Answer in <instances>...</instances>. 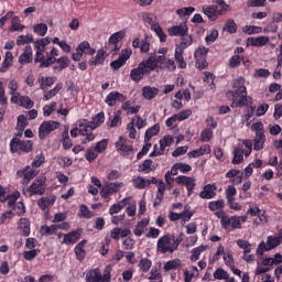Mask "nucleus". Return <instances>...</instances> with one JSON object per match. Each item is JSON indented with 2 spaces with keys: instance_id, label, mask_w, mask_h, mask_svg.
Returning a JSON list of instances; mask_svg holds the SVG:
<instances>
[{
  "instance_id": "nucleus-7",
  "label": "nucleus",
  "mask_w": 282,
  "mask_h": 282,
  "mask_svg": "<svg viewBox=\"0 0 282 282\" xmlns=\"http://www.w3.org/2000/svg\"><path fill=\"white\" fill-rule=\"evenodd\" d=\"M45 176H41L36 178L32 185L29 186L26 189L29 193V197H32V195H45Z\"/></svg>"
},
{
  "instance_id": "nucleus-2",
  "label": "nucleus",
  "mask_w": 282,
  "mask_h": 282,
  "mask_svg": "<svg viewBox=\"0 0 282 282\" xmlns=\"http://www.w3.org/2000/svg\"><path fill=\"white\" fill-rule=\"evenodd\" d=\"M182 243V238H174L171 235H165L159 238L156 242V250L158 252H161V254H166V252H170V254H173L177 248H180V245Z\"/></svg>"
},
{
  "instance_id": "nucleus-5",
  "label": "nucleus",
  "mask_w": 282,
  "mask_h": 282,
  "mask_svg": "<svg viewBox=\"0 0 282 282\" xmlns=\"http://www.w3.org/2000/svg\"><path fill=\"white\" fill-rule=\"evenodd\" d=\"M83 54H87L88 56H94L96 54V50L91 48V45L89 44V42L84 41L78 44L76 48V53H73L72 55L73 61H75L76 63L80 62V59L83 58Z\"/></svg>"
},
{
  "instance_id": "nucleus-62",
  "label": "nucleus",
  "mask_w": 282,
  "mask_h": 282,
  "mask_svg": "<svg viewBox=\"0 0 282 282\" xmlns=\"http://www.w3.org/2000/svg\"><path fill=\"white\" fill-rule=\"evenodd\" d=\"M213 138V130L205 129L200 133V141L202 142H210V139Z\"/></svg>"
},
{
  "instance_id": "nucleus-20",
  "label": "nucleus",
  "mask_w": 282,
  "mask_h": 282,
  "mask_svg": "<svg viewBox=\"0 0 282 282\" xmlns=\"http://www.w3.org/2000/svg\"><path fill=\"white\" fill-rule=\"evenodd\" d=\"M129 202H131V197H126L122 200L113 204L109 208V215H118V213H120V210H122L124 206L129 204Z\"/></svg>"
},
{
  "instance_id": "nucleus-21",
  "label": "nucleus",
  "mask_w": 282,
  "mask_h": 282,
  "mask_svg": "<svg viewBox=\"0 0 282 282\" xmlns=\"http://www.w3.org/2000/svg\"><path fill=\"white\" fill-rule=\"evenodd\" d=\"M210 145L205 144L198 148L197 150H193L187 153L188 158H202V155H208L210 154Z\"/></svg>"
},
{
  "instance_id": "nucleus-27",
  "label": "nucleus",
  "mask_w": 282,
  "mask_h": 282,
  "mask_svg": "<svg viewBox=\"0 0 282 282\" xmlns=\"http://www.w3.org/2000/svg\"><path fill=\"white\" fill-rule=\"evenodd\" d=\"M19 63L21 65H28V63H32V46H25V51L19 57Z\"/></svg>"
},
{
  "instance_id": "nucleus-13",
  "label": "nucleus",
  "mask_w": 282,
  "mask_h": 282,
  "mask_svg": "<svg viewBox=\"0 0 282 282\" xmlns=\"http://www.w3.org/2000/svg\"><path fill=\"white\" fill-rule=\"evenodd\" d=\"M83 237V229L73 230L68 234H64L62 243L65 246H74Z\"/></svg>"
},
{
  "instance_id": "nucleus-42",
  "label": "nucleus",
  "mask_w": 282,
  "mask_h": 282,
  "mask_svg": "<svg viewBox=\"0 0 282 282\" xmlns=\"http://www.w3.org/2000/svg\"><path fill=\"white\" fill-rule=\"evenodd\" d=\"M214 279H216L217 281H228V279H230V275L223 268H218L214 272Z\"/></svg>"
},
{
  "instance_id": "nucleus-11",
  "label": "nucleus",
  "mask_w": 282,
  "mask_h": 282,
  "mask_svg": "<svg viewBox=\"0 0 282 282\" xmlns=\"http://www.w3.org/2000/svg\"><path fill=\"white\" fill-rule=\"evenodd\" d=\"M147 64L145 63H139L137 68H133L130 72V78L133 83H140L144 76H147Z\"/></svg>"
},
{
  "instance_id": "nucleus-31",
  "label": "nucleus",
  "mask_w": 282,
  "mask_h": 282,
  "mask_svg": "<svg viewBox=\"0 0 282 282\" xmlns=\"http://www.w3.org/2000/svg\"><path fill=\"white\" fill-rule=\"evenodd\" d=\"M105 50H99L95 57L89 61V65H102L105 63Z\"/></svg>"
},
{
  "instance_id": "nucleus-32",
  "label": "nucleus",
  "mask_w": 282,
  "mask_h": 282,
  "mask_svg": "<svg viewBox=\"0 0 282 282\" xmlns=\"http://www.w3.org/2000/svg\"><path fill=\"white\" fill-rule=\"evenodd\" d=\"M180 265H182V260L174 259L165 262L163 269L165 272H171V270H177Z\"/></svg>"
},
{
  "instance_id": "nucleus-50",
  "label": "nucleus",
  "mask_w": 282,
  "mask_h": 282,
  "mask_svg": "<svg viewBox=\"0 0 282 282\" xmlns=\"http://www.w3.org/2000/svg\"><path fill=\"white\" fill-rule=\"evenodd\" d=\"M56 227L55 225H44L41 227V235H44L45 237L50 236V235H56Z\"/></svg>"
},
{
  "instance_id": "nucleus-53",
  "label": "nucleus",
  "mask_w": 282,
  "mask_h": 282,
  "mask_svg": "<svg viewBox=\"0 0 282 282\" xmlns=\"http://www.w3.org/2000/svg\"><path fill=\"white\" fill-rule=\"evenodd\" d=\"M151 30H154L156 36H159L161 43H166V33L162 30L160 25H153Z\"/></svg>"
},
{
  "instance_id": "nucleus-38",
  "label": "nucleus",
  "mask_w": 282,
  "mask_h": 282,
  "mask_svg": "<svg viewBox=\"0 0 282 282\" xmlns=\"http://www.w3.org/2000/svg\"><path fill=\"white\" fill-rule=\"evenodd\" d=\"M158 133H160V126H152L150 129L145 131L144 142H150L151 138H153V135H158Z\"/></svg>"
},
{
  "instance_id": "nucleus-12",
  "label": "nucleus",
  "mask_w": 282,
  "mask_h": 282,
  "mask_svg": "<svg viewBox=\"0 0 282 282\" xmlns=\"http://www.w3.org/2000/svg\"><path fill=\"white\" fill-rule=\"evenodd\" d=\"M131 54H133L131 48L121 51V55L118 57V59L110 63V67L112 69H120V67L127 64V59L131 58Z\"/></svg>"
},
{
  "instance_id": "nucleus-34",
  "label": "nucleus",
  "mask_w": 282,
  "mask_h": 282,
  "mask_svg": "<svg viewBox=\"0 0 282 282\" xmlns=\"http://www.w3.org/2000/svg\"><path fill=\"white\" fill-rule=\"evenodd\" d=\"M204 14L209 19V21H217V7L210 6L203 9Z\"/></svg>"
},
{
  "instance_id": "nucleus-35",
  "label": "nucleus",
  "mask_w": 282,
  "mask_h": 282,
  "mask_svg": "<svg viewBox=\"0 0 282 282\" xmlns=\"http://www.w3.org/2000/svg\"><path fill=\"white\" fill-rule=\"evenodd\" d=\"M181 37L182 40L177 50L184 51L186 47H191V45H193V35H188L187 33Z\"/></svg>"
},
{
  "instance_id": "nucleus-8",
  "label": "nucleus",
  "mask_w": 282,
  "mask_h": 282,
  "mask_svg": "<svg viewBox=\"0 0 282 282\" xmlns=\"http://www.w3.org/2000/svg\"><path fill=\"white\" fill-rule=\"evenodd\" d=\"M122 186H124V183H106L100 191V195L104 197V199H106V202H109V196L113 195V193H118Z\"/></svg>"
},
{
  "instance_id": "nucleus-57",
  "label": "nucleus",
  "mask_w": 282,
  "mask_h": 282,
  "mask_svg": "<svg viewBox=\"0 0 282 282\" xmlns=\"http://www.w3.org/2000/svg\"><path fill=\"white\" fill-rule=\"evenodd\" d=\"M224 30H227V32H229V34H235L237 32V23L235 22V20L229 19L226 22Z\"/></svg>"
},
{
  "instance_id": "nucleus-49",
  "label": "nucleus",
  "mask_w": 282,
  "mask_h": 282,
  "mask_svg": "<svg viewBox=\"0 0 282 282\" xmlns=\"http://www.w3.org/2000/svg\"><path fill=\"white\" fill-rule=\"evenodd\" d=\"M62 142H63V148L64 149H72L74 147V143H72V139H69V131L66 130L62 134Z\"/></svg>"
},
{
  "instance_id": "nucleus-9",
  "label": "nucleus",
  "mask_w": 282,
  "mask_h": 282,
  "mask_svg": "<svg viewBox=\"0 0 282 282\" xmlns=\"http://www.w3.org/2000/svg\"><path fill=\"white\" fill-rule=\"evenodd\" d=\"M58 127H61L59 122L44 121L43 123H41V126L39 128V138L41 140H44V138H47V135H50V133H52V131H56V129H58Z\"/></svg>"
},
{
  "instance_id": "nucleus-25",
  "label": "nucleus",
  "mask_w": 282,
  "mask_h": 282,
  "mask_svg": "<svg viewBox=\"0 0 282 282\" xmlns=\"http://www.w3.org/2000/svg\"><path fill=\"white\" fill-rule=\"evenodd\" d=\"M263 144H265V133L257 132L253 139V150L254 151L263 150Z\"/></svg>"
},
{
  "instance_id": "nucleus-17",
  "label": "nucleus",
  "mask_w": 282,
  "mask_h": 282,
  "mask_svg": "<svg viewBox=\"0 0 282 282\" xmlns=\"http://www.w3.org/2000/svg\"><path fill=\"white\" fill-rule=\"evenodd\" d=\"M270 43V37L265 35H261L258 37H248L247 39V46L248 47H263L264 45H268Z\"/></svg>"
},
{
  "instance_id": "nucleus-44",
  "label": "nucleus",
  "mask_w": 282,
  "mask_h": 282,
  "mask_svg": "<svg viewBox=\"0 0 282 282\" xmlns=\"http://www.w3.org/2000/svg\"><path fill=\"white\" fill-rule=\"evenodd\" d=\"M141 63L145 64L147 67V73L149 74V72H153L155 70V68L158 67V63L155 61V56H150L147 61H143Z\"/></svg>"
},
{
  "instance_id": "nucleus-23",
  "label": "nucleus",
  "mask_w": 282,
  "mask_h": 282,
  "mask_svg": "<svg viewBox=\"0 0 282 282\" xmlns=\"http://www.w3.org/2000/svg\"><path fill=\"white\" fill-rule=\"evenodd\" d=\"M56 202V196L51 195L47 197H42L37 200V206H40V208L42 210H45L46 208H50V206H54V203Z\"/></svg>"
},
{
  "instance_id": "nucleus-16",
  "label": "nucleus",
  "mask_w": 282,
  "mask_h": 282,
  "mask_svg": "<svg viewBox=\"0 0 282 282\" xmlns=\"http://www.w3.org/2000/svg\"><path fill=\"white\" fill-rule=\"evenodd\" d=\"M124 100H127V96L122 95L119 91H112L108 94V96L105 99V102L109 107H115L116 102H124Z\"/></svg>"
},
{
  "instance_id": "nucleus-54",
  "label": "nucleus",
  "mask_w": 282,
  "mask_h": 282,
  "mask_svg": "<svg viewBox=\"0 0 282 282\" xmlns=\"http://www.w3.org/2000/svg\"><path fill=\"white\" fill-rule=\"evenodd\" d=\"M11 24L13 32H23V29L25 28L21 24L19 17H13Z\"/></svg>"
},
{
  "instance_id": "nucleus-47",
  "label": "nucleus",
  "mask_w": 282,
  "mask_h": 282,
  "mask_svg": "<svg viewBox=\"0 0 282 282\" xmlns=\"http://www.w3.org/2000/svg\"><path fill=\"white\" fill-rule=\"evenodd\" d=\"M243 162V150L236 148L234 150L232 164H241Z\"/></svg>"
},
{
  "instance_id": "nucleus-18",
  "label": "nucleus",
  "mask_w": 282,
  "mask_h": 282,
  "mask_svg": "<svg viewBox=\"0 0 282 282\" xmlns=\"http://www.w3.org/2000/svg\"><path fill=\"white\" fill-rule=\"evenodd\" d=\"M170 36H186L188 26L186 24L174 25L167 29Z\"/></svg>"
},
{
  "instance_id": "nucleus-36",
  "label": "nucleus",
  "mask_w": 282,
  "mask_h": 282,
  "mask_svg": "<svg viewBox=\"0 0 282 282\" xmlns=\"http://www.w3.org/2000/svg\"><path fill=\"white\" fill-rule=\"evenodd\" d=\"M139 171H141V173H151V171H155V166H153V160L151 159L145 160L139 166Z\"/></svg>"
},
{
  "instance_id": "nucleus-3",
  "label": "nucleus",
  "mask_w": 282,
  "mask_h": 282,
  "mask_svg": "<svg viewBox=\"0 0 282 282\" xmlns=\"http://www.w3.org/2000/svg\"><path fill=\"white\" fill-rule=\"evenodd\" d=\"M52 43V37H42L34 42L36 50L34 63H43L45 61V47Z\"/></svg>"
},
{
  "instance_id": "nucleus-51",
  "label": "nucleus",
  "mask_w": 282,
  "mask_h": 282,
  "mask_svg": "<svg viewBox=\"0 0 282 282\" xmlns=\"http://www.w3.org/2000/svg\"><path fill=\"white\" fill-rule=\"evenodd\" d=\"M237 246L243 250V254H250V252H252V249L250 248L251 245L247 240H237Z\"/></svg>"
},
{
  "instance_id": "nucleus-46",
  "label": "nucleus",
  "mask_w": 282,
  "mask_h": 282,
  "mask_svg": "<svg viewBox=\"0 0 282 282\" xmlns=\"http://www.w3.org/2000/svg\"><path fill=\"white\" fill-rule=\"evenodd\" d=\"M153 265V262L149 260V258H141L139 262V268L143 272H149L151 270V267Z\"/></svg>"
},
{
  "instance_id": "nucleus-60",
  "label": "nucleus",
  "mask_w": 282,
  "mask_h": 282,
  "mask_svg": "<svg viewBox=\"0 0 282 282\" xmlns=\"http://www.w3.org/2000/svg\"><path fill=\"white\" fill-rule=\"evenodd\" d=\"M108 142H109V140H107V139H102L101 141L97 142V144L95 147L96 153H102L104 151H107Z\"/></svg>"
},
{
  "instance_id": "nucleus-19",
  "label": "nucleus",
  "mask_w": 282,
  "mask_h": 282,
  "mask_svg": "<svg viewBox=\"0 0 282 282\" xmlns=\"http://www.w3.org/2000/svg\"><path fill=\"white\" fill-rule=\"evenodd\" d=\"M217 191V187L213 184H207L203 187V191L199 193V197L202 199H213V197H215V195H217V193H215Z\"/></svg>"
},
{
  "instance_id": "nucleus-28",
  "label": "nucleus",
  "mask_w": 282,
  "mask_h": 282,
  "mask_svg": "<svg viewBox=\"0 0 282 282\" xmlns=\"http://www.w3.org/2000/svg\"><path fill=\"white\" fill-rule=\"evenodd\" d=\"M18 176L23 177L24 184H28V183H30L31 180H34V177H36V171H34V170L28 171V169L20 170V171H18Z\"/></svg>"
},
{
  "instance_id": "nucleus-61",
  "label": "nucleus",
  "mask_w": 282,
  "mask_h": 282,
  "mask_svg": "<svg viewBox=\"0 0 282 282\" xmlns=\"http://www.w3.org/2000/svg\"><path fill=\"white\" fill-rule=\"evenodd\" d=\"M209 210H219L224 208V199L213 200L208 205Z\"/></svg>"
},
{
  "instance_id": "nucleus-1",
  "label": "nucleus",
  "mask_w": 282,
  "mask_h": 282,
  "mask_svg": "<svg viewBox=\"0 0 282 282\" xmlns=\"http://www.w3.org/2000/svg\"><path fill=\"white\" fill-rule=\"evenodd\" d=\"M230 91L232 96L231 107H248L252 98L248 97V90L246 89V78L239 77L235 79L234 86Z\"/></svg>"
},
{
  "instance_id": "nucleus-59",
  "label": "nucleus",
  "mask_w": 282,
  "mask_h": 282,
  "mask_svg": "<svg viewBox=\"0 0 282 282\" xmlns=\"http://www.w3.org/2000/svg\"><path fill=\"white\" fill-rule=\"evenodd\" d=\"M37 256H39V250L36 249H31L29 251L23 252V257L25 261H34V259H36Z\"/></svg>"
},
{
  "instance_id": "nucleus-24",
  "label": "nucleus",
  "mask_w": 282,
  "mask_h": 282,
  "mask_svg": "<svg viewBox=\"0 0 282 282\" xmlns=\"http://www.w3.org/2000/svg\"><path fill=\"white\" fill-rule=\"evenodd\" d=\"M147 228H149V218H143L139 221L133 230L135 237H142L144 232H147Z\"/></svg>"
},
{
  "instance_id": "nucleus-55",
  "label": "nucleus",
  "mask_w": 282,
  "mask_h": 282,
  "mask_svg": "<svg viewBox=\"0 0 282 282\" xmlns=\"http://www.w3.org/2000/svg\"><path fill=\"white\" fill-rule=\"evenodd\" d=\"M173 144V137L165 135L163 139L160 140V149L161 151H165L166 147H171Z\"/></svg>"
},
{
  "instance_id": "nucleus-63",
  "label": "nucleus",
  "mask_w": 282,
  "mask_h": 282,
  "mask_svg": "<svg viewBox=\"0 0 282 282\" xmlns=\"http://www.w3.org/2000/svg\"><path fill=\"white\" fill-rule=\"evenodd\" d=\"M56 63H57L59 69H65V67H68V66H69L70 61H69V57H67V56H62V57H59V58L57 59Z\"/></svg>"
},
{
  "instance_id": "nucleus-52",
  "label": "nucleus",
  "mask_w": 282,
  "mask_h": 282,
  "mask_svg": "<svg viewBox=\"0 0 282 282\" xmlns=\"http://www.w3.org/2000/svg\"><path fill=\"white\" fill-rule=\"evenodd\" d=\"M34 147V143L30 140L21 141L20 140V151H23L24 153H30Z\"/></svg>"
},
{
  "instance_id": "nucleus-48",
  "label": "nucleus",
  "mask_w": 282,
  "mask_h": 282,
  "mask_svg": "<svg viewBox=\"0 0 282 282\" xmlns=\"http://www.w3.org/2000/svg\"><path fill=\"white\" fill-rule=\"evenodd\" d=\"M33 41H34V36L32 34L20 35L17 39V45H26L29 43H32Z\"/></svg>"
},
{
  "instance_id": "nucleus-30",
  "label": "nucleus",
  "mask_w": 282,
  "mask_h": 282,
  "mask_svg": "<svg viewBox=\"0 0 282 282\" xmlns=\"http://www.w3.org/2000/svg\"><path fill=\"white\" fill-rule=\"evenodd\" d=\"M102 122H105V112H99L94 117L93 121H90V131L98 129Z\"/></svg>"
},
{
  "instance_id": "nucleus-37",
  "label": "nucleus",
  "mask_w": 282,
  "mask_h": 282,
  "mask_svg": "<svg viewBox=\"0 0 282 282\" xmlns=\"http://www.w3.org/2000/svg\"><path fill=\"white\" fill-rule=\"evenodd\" d=\"M39 83L41 89H47V87H52L56 83V79L54 77H41Z\"/></svg>"
},
{
  "instance_id": "nucleus-10",
  "label": "nucleus",
  "mask_w": 282,
  "mask_h": 282,
  "mask_svg": "<svg viewBox=\"0 0 282 282\" xmlns=\"http://www.w3.org/2000/svg\"><path fill=\"white\" fill-rule=\"evenodd\" d=\"M176 184H181V186H185L187 188V195L191 197L193 195V191L197 186V181L193 176H177L175 180Z\"/></svg>"
},
{
  "instance_id": "nucleus-33",
  "label": "nucleus",
  "mask_w": 282,
  "mask_h": 282,
  "mask_svg": "<svg viewBox=\"0 0 282 282\" xmlns=\"http://www.w3.org/2000/svg\"><path fill=\"white\" fill-rule=\"evenodd\" d=\"M133 186L140 189L147 188V186H151V180H145L142 176H138L133 180Z\"/></svg>"
},
{
  "instance_id": "nucleus-26",
  "label": "nucleus",
  "mask_w": 282,
  "mask_h": 282,
  "mask_svg": "<svg viewBox=\"0 0 282 282\" xmlns=\"http://www.w3.org/2000/svg\"><path fill=\"white\" fill-rule=\"evenodd\" d=\"M86 281L87 282H102V273L100 272V269H94L90 270L86 274Z\"/></svg>"
},
{
  "instance_id": "nucleus-14",
  "label": "nucleus",
  "mask_w": 282,
  "mask_h": 282,
  "mask_svg": "<svg viewBox=\"0 0 282 282\" xmlns=\"http://www.w3.org/2000/svg\"><path fill=\"white\" fill-rule=\"evenodd\" d=\"M116 149L120 155H131L133 153V145H128L127 140L122 137L116 142Z\"/></svg>"
},
{
  "instance_id": "nucleus-41",
  "label": "nucleus",
  "mask_w": 282,
  "mask_h": 282,
  "mask_svg": "<svg viewBox=\"0 0 282 282\" xmlns=\"http://www.w3.org/2000/svg\"><path fill=\"white\" fill-rule=\"evenodd\" d=\"M33 32L37 36H45V34H47V24L39 23V24L33 25Z\"/></svg>"
},
{
  "instance_id": "nucleus-22",
  "label": "nucleus",
  "mask_w": 282,
  "mask_h": 282,
  "mask_svg": "<svg viewBox=\"0 0 282 282\" xmlns=\"http://www.w3.org/2000/svg\"><path fill=\"white\" fill-rule=\"evenodd\" d=\"M160 94V89L151 86H144L142 88V96L145 98V100H153L155 96Z\"/></svg>"
},
{
  "instance_id": "nucleus-6",
  "label": "nucleus",
  "mask_w": 282,
  "mask_h": 282,
  "mask_svg": "<svg viewBox=\"0 0 282 282\" xmlns=\"http://www.w3.org/2000/svg\"><path fill=\"white\" fill-rule=\"evenodd\" d=\"M208 56V48L206 46H198L194 53L196 59V67L198 69H206L208 67V62L206 57Z\"/></svg>"
},
{
  "instance_id": "nucleus-39",
  "label": "nucleus",
  "mask_w": 282,
  "mask_h": 282,
  "mask_svg": "<svg viewBox=\"0 0 282 282\" xmlns=\"http://www.w3.org/2000/svg\"><path fill=\"white\" fill-rule=\"evenodd\" d=\"M90 131H91V129H79L80 135L86 138L83 141V144H87V142H94V140H96V135L94 133H91Z\"/></svg>"
},
{
  "instance_id": "nucleus-29",
  "label": "nucleus",
  "mask_w": 282,
  "mask_h": 282,
  "mask_svg": "<svg viewBox=\"0 0 282 282\" xmlns=\"http://www.w3.org/2000/svg\"><path fill=\"white\" fill-rule=\"evenodd\" d=\"M19 228L22 230L23 237H30V219L21 218L19 220Z\"/></svg>"
},
{
  "instance_id": "nucleus-15",
  "label": "nucleus",
  "mask_w": 282,
  "mask_h": 282,
  "mask_svg": "<svg viewBox=\"0 0 282 282\" xmlns=\"http://www.w3.org/2000/svg\"><path fill=\"white\" fill-rule=\"evenodd\" d=\"M124 35H126L124 31H119L109 37L108 45H109L110 50H112V54H116L118 52V50H120V46H118V43H120V41H122V37Z\"/></svg>"
},
{
  "instance_id": "nucleus-64",
  "label": "nucleus",
  "mask_w": 282,
  "mask_h": 282,
  "mask_svg": "<svg viewBox=\"0 0 282 282\" xmlns=\"http://www.w3.org/2000/svg\"><path fill=\"white\" fill-rule=\"evenodd\" d=\"M111 265H106L105 270H104V274L101 275V281L102 282H109L111 281Z\"/></svg>"
},
{
  "instance_id": "nucleus-56",
  "label": "nucleus",
  "mask_w": 282,
  "mask_h": 282,
  "mask_svg": "<svg viewBox=\"0 0 282 282\" xmlns=\"http://www.w3.org/2000/svg\"><path fill=\"white\" fill-rule=\"evenodd\" d=\"M20 105H21V107H24L25 109H32V107H34V101H32V99L28 96H21Z\"/></svg>"
},
{
  "instance_id": "nucleus-58",
  "label": "nucleus",
  "mask_w": 282,
  "mask_h": 282,
  "mask_svg": "<svg viewBox=\"0 0 282 282\" xmlns=\"http://www.w3.org/2000/svg\"><path fill=\"white\" fill-rule=\"evenodd\" d=\"M204 250H206V246L194 248L192 250L191 261H197L199 259V254H202Z\"/></svg>"
},
{
  "instance_id": "nucleus-45",
  "label": "nucleus",
  "mask_w": 282,
  "mask_h": 282,
  "mask_svg": "<svg viewBox=\"0 0 282 282\" xmlns=\"http://www.w3.org/2000/svg\"><path fill=\"white\" fill-rule=\"evenodd\" d=\"M242 32L245 34H261L263 32V29L261 26H256V25H246L242 28Z\"/></svg>"
},
{
  "instance_id": "nucleus-40",
  "label": "nucleus",
  "mask_w": 282,
  "mask_h": 282,
  "mask_svg": "<svg viewBox=\"0 0 282 282\" xmlns=\"http://www.w3.org/2000/svg\"><path fill=\"white\" fill-rule=\"evenodd\" d=\"M184 51L176 48L175 51V61L181 69H186V62L184 61Z\"/></svg>"
},
{
  "instance_id": "nucleus-43",
  "label": "nucleus",
  "mask_w": 282,
  "mask_h": 282,
  "mask_svg": "<svg viewBox=\"0 0 282 282\" xmlns=\"http://www.w3.org/2000/svg\"><path fill=\"white\" fill-rule=\"evenodd\" d=\"M62 89H63V85L58 84L53 89L44 93L43 100H52V98H54V96H56V94H58Z\"/></svg>"
},
{
  "instance_id": "nucleus-4",
  "label": "nucleus",
  "mask_w": 282,
  "mask_h": 282,
  "mask_svg": "<svg viewBox=\"0 0 282 282\" xmlns=\"http://www.w3.org/2000/svg\"><path fill=\"white\" fill-rule=\"evenodd\" d=\"M281 246V239L276 236H269L267 237V245L265 241H261L257 249V254L263 256V252H270V250H274Z\"/></svg>"
}]
</instances>
